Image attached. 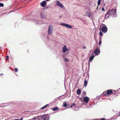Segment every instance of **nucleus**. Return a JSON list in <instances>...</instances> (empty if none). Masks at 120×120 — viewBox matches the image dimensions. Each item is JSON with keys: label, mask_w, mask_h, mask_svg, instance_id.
I'll return each mask as SVG.
<instances>
[{"label": "nucleus", "mask_w": 120, "mask_h": 120, "mask_svg": "<svg viewBox=\"0 0 120 120\" xmlns=\"http://www.w3.org/2000/svg\"><path fill=\"white\" fill-rule=\"evenodd\" d=\"M86 48V47H84L83 48V49H84Z\"/></svg>", "instance_id": "obj_36"}, {"label": "nucleus", "mask_w": 120, "mask_h": 120, "mask_svg": "<svg viewBox=\"0 0 120 120\" xmlns=\"http://www.w3.org/2000/svg\"><path fill=\"white\" fill-rule=\"evenodd\" d=\"M101 120H105V119L104 118L101 119Z\"/></svg>", "instance_id": "obj_35"}, {"label": "nucleus", "mask_w": 120, "mask_h": 120, "mask_svg": "<svg viewBox=\"0 0 120 120\" xmlns=\"http://www.w3.org/2000/svg\"><path fill=\"white\" fill-rule=\"evenodd\" d=\"M117 116H120V112L118 114V115H117Z\"/></svg>", "instance_id": "obj_32"}, {"label": "nucleus", "mask_w": 120, "mask_h": 120, "mask_svg": "<svg viewBox=\"0 0 120 120\" xmlns=\"http://www.w3.org/2000/svg\"><path fill=\"white\" fill-rule=\"evenodd\" d=\"M77 94L78 95H79L81 93V91L80 89H78L77 91Z\"/></svg>", "instance_id": "obj_16"}, {"label": "nucleus", "mask_w": 120, "mask_h": 120, "mask_svg": "<svg viewBox=\"0 0 120 120\" xmlns=\"http://www.w3.org/2000/svg\"><path fill=\"white\" fill-rule=\"evenodd\" d=\"M87 83V81L85 79L84 81V86L86 87Z\"/></svg>", "instance_id": "obj_19"}, {"label": "nucleus", "mask_w": 120, "mask_h": 120, "mask_svg": "<svg viewBox=\"0 0 120 120\" xmlns=\"http://www.w3.org/2000/svg\"><path fill=\"white\" fill-rule=\"evenodd\" d=\"M38 117L41 118L42 120H49V117L48 114L42 115L40 116H38Z\"/></svg>", "instance_id": "obj_1"}, {"label": "nucleus", "mask_w": 120, "mask_h": 120, "mask_svg": "<svg viewBox=\"0 0 120 120\" xmlns=\"http://www.w3.org/2000/svg\"><path fill=\"white\" fill-rule=\"evenodd\" d=\"M48 105H49L48 104H47V105H46L45 106H44V107H42L41 108V109H45V108H46V107H47Z\"/></svg>", "instance_id": "obj_21"}, {"label": "nucleus", "mask_w": 120, "mask_h": 120, "mask_svg": "<svg viewBox=\"0 0 120 120\" xmlns=\"http://www.w3.org/2000/svg\"><path fill=\"white\" fill-rule=\"evenodd\" d=\"M46 0V1H49L50 0Z\"/></svg>", "instance_id": "obj_40"}, {"label": "nucleus", "mask_w": 120, "mask_h": 120, "mask_svg": "<svg viewBox=\"0 0 120 120\" xmlns=\"http://www.w3.org/2000/svg\"><path fill=\"white\" fill-rule=\"evenodd\" d=\"M56 3L57 5L59 6L60 8H64V6L63 4L60 2L59 1L56 0Z\"/></svg>", "instance_id": "obj_7"}, {"label": "nucleus", "mask_w": 120, "mask_h": 120, "mask_svg": "<svg viewBox=\"0 0 120 120\" xmlns=\"http://www.w3.org/2000/svg\"><path fill=\"white\" fill-rule=\"evenodd\" d=\"M105 10V9L104 8H102V11H104Z\"/></svg>", "instance_id": "obj_33"}, {"label": "nucleus", "mask_w": 120, "mask_h": 120, "mask_svg": "<svg viewBox=\"0 0 120 120\" xmlns=\"http://www.w3.org/2000/svg\"><path fill=\"white\" fill-rule=\"evenodd\" d=\"M4 6V4L3 3H0V7H3Z\"/></svg>", "instance_id": "obj_24"}, {"label": "nucleus", "mask_w": 120, "mask_h": 120, "mask_svg": "<svg viewBox=\"0 0 120 120\" xmlns=\"http://www.w3.org/2000/svg\"><path fill=\"white\" fill-rule=\"evenodd\" d=\"M90 98L87 97H85L83 98V101L85 103H87L89 101Z\"/></svg>", "instance_id": "obj_10"}, {"label": "nucleus", "mask_w": 120, "mask_h": 120, "mask_svg": "<svg viewBox=\"0 0 120 120\" xmlns=\"http://www.w3.org/2000/svg\"><path fill=\"white\" fill-rule=\"evenodd\" d=\"M93 53L96 54V55H98L100 53V50L97 48H96Z\"/></svg>", "instance_id": "obj_9"}, {"label": "nucleus", "mask_w": 120, "mask_h": 120, "mask_svg": "<svg viewBox=\"0 0 120 120\" xmlns=\"http://www.w3.org/2000/svg\"><path fill=\"white\" fill-rule=\"evenodd\" d=\"M61 16H60V18H61Z\"/></svg>", "instance_id": "obj_44"}, {"label": "nucleus", "mask_w": 120, "mask_h": 120, "mask_svg": "<svg viewBox=\"0 0 120 120\" xmlns=\"http://www.w3.org/2000/svg\"><path fill=\"white\" fill-rule=\"evenodd\" d=\"M75 105V103H73L71 106V107H70L71 108L72 106H74Z\"/></svg>", "instance_id": "obj_27"}, {"label": "nucleus", "mask_w": 120, "mask_h": 120, "mask_svg": "<svg viewBox=\"0 0 120 120\" xmlns=\"http://www.w3.org/2000/svg\"><path fill=\"white\" fill-rule=\"evenodd\" d=\"M68 49L66 48V51H68Z\"/></svg>", "instance_id": "obj_37"}, {"label": "nucleus", "mask_w": 120, "mask_h": 120, "mask_svg": "<svg viewBox=\"0 0 120 120\" xmlns=\"http://www.w3.org/2000/svg\"><path fill=\"white\" fill-rule=\"evenodd\" d=\"M88 16L89 17H90L91 16V15L90 13H88Z\"/></svg>", "instance_id": "obj_31"}, {"label": "nucleus", "mask_w": 120, "mask_h": 120, "mask_svg": "<svg viewBox=\"0 0 120 120\" xmlns=\"http://www.w3.org/2000/svg\"><path fill=\"white\" fill-rule=\"evenodd\" d=\"M58 109V108L57 107H53L52 108V110L53 111H54L57 110Z\"/></svg>", "instance_id": "obj_18"}, {"label": "nucleus", "mask_w": 120, "mask_h": 120, "mask_svg": "<svg viewBox=\"0 0 120 120\" xmlns=\"http://www.w3.org/2000/svg\"><path fill=\"white\" fill-rule=\"evenodd\" d=\"M53 29V26H52L51 25H50L49 26L48 29V33L49 34L51 35L52 34V32Z\"/></svg>", "instance_id": "obj_4"}, {"label": "nucleus", "mask_w": 120, "mask_h": 120, "mask_svg": "<svg viewBox=\"0 0 120 120\" xmlns=\"http://www.w3.org/2000/svg\"><path fill=\"white\" fill-rule=\"evenodd\" d=\"M6 57H8V56H6Z\"/></svg>", "instance_id": "obj_42"}, {"label": "nucleus", "mask_w": 120, "mask_h": 120, "mask_svg": "<svg viewBox=\"0 0 120 120\" xmlns=\"http://www.w3.org/2000/svg\"><path fill=\"white\" fill-rule=\"evenodd\" d=\"M101 0H98V5H99L100 4Z\"/></svg>", "instance_id": "obj_22"}, {"label": "nucleus", "mask_w": 120, "mask_h": 120, "mask_svg": "<svg viewBox=\"0 0 120 120\" xmlns=\"http://www.w3.org/2000/svg\"><path fill=\"white\" fill-rule=\"evenodd\" d=\"M66 46L64 45V47L62 48L63 52H66Z\"/></svg>", "instance_id": "obj_17"}, {"label": "nucleus", "mask_w": 120, "mask_h": 120, "mask_svg": "<svg viewBox=\"0 0 120 120\" xmlns=\"http://www.w3.org/2000/svg\"><path fill=\"white\" fill-rule=\"evenodd\" d=\"M63 106L64 107H66L67 106V104L66 103H64L63 104Z\"/></svg>", "instance_id": "obj_23"}, {"label": "nucleus", "mask_w": 120, "mask_h": 120, "mask_svg": "<svg viewBox=\"0 0 120 120\" xmlns=\"http://www.w3.org/2000/svg\"><path fill=\"white\" fill-rule=\"evenodd\" d=\"M40 118L38 117V116L37 117H34V118L31 119V120H41V119Z\"/></svg>", "instance_id": "obj_15"}, {"label": "nucleus", "mask_w": 120, "mask_h": 120, "mask_svg": "<svg viewBox=\"0 0 120 120\" xmlns=\"http://www.w3.org/2000/svg\"><path fill=\"white\" fill-rule=\"evenodd\" d=\"M106 93L108 95L111 94L113 92V90H109L106 91Z\"/></svg>", "instance_id": "obj_12"}, {"label": "nucleus", "mask_w": 120, "mask_h": 120, "mask_svg": "<svg viewBox=\"0 0 120 120\" xmlns=\"http://www.w3.org/2000/svg\"><path fill=\"white\" fill-rule=\"evenodd\" d=\"M103 35V34L102 32L100 31V36H102Z\"/></svg>", "instance_id": "obj_29"}, {"label": "nucleus", "mask_w": 120, "mask_h": 120, "mask_svg": "<svg viewBox=\"0 0 120 120\" xmlns=\"http://www.w3.org/2000/svg\"><path fill=\"white\" fill-rule=\"evenodd\" d=\"M101 42H101V41H99V45H101Z\"/></svg>", "instance_id": "obj_28"}, {"label": "nucleus", "mask_w": 120, "mask_h": 120, "mask_svg": "<svg viewBox=\"0 0 120 120\" xmlns=\"http://www.w3.org/2000/svg\"><path fill=\"white\" fill-rule=\"evenodd\" d=\"M82 93L84 95H86V92L85 91H83L82 92Z\"/></svg>", "instance_id": "obj_30"}, {"label": "nucleus", "mask_w": 120, "mask_h": 120, "mask_svg": "<svg viewBox=\"0 0 120 120\" xmlns=\"http://www.w3.org/2000/svg\"><path fill=\"white\" fill-rule=\"evenodd\" d=\"M36 24H38V22H36Z\"/></svg>", "instance_id": "obj_43"}, {"label": "nucleus", "mask_w": 120, "mask_h": 120, "mask_svg": "<svg viewBox=\"0 0 120 120\" xmlns=\"http://www.w3.org/2000/svg\"><path fill=\"white\" fill-rule=\"evenodd\" d=\"M60 24L61 25L64 26L68 28L71 29L72 27L71 25L67 23H60Z\"/></svg>", "instance_id": "obj_6"}, {"label": "nucleus", "mask_w": 120, "mask_h": 120, "mask_svg": "<svg viewBox=\"0 0 120 120\" xmlns=\"http://www.w3.org/2000/svg\"><path fill=\"white\" fill-rule=\"evenodd\" d=\"M95 57V56H93V53H92L91 54V56L90 57V58L89 59V61H91L93 59L94 57Z\"/></svg>", "instance_id": "obj_13"}, {"label": "nucleus", "mask_w": 120, "mask_h": 120, "mask_svg": "<svg viewBox=\"0 0 120 120\" xmlns=\"http://www.w3.org/2000/svg\"><path fill=\"white\" fill-rule=\"evenodd\" d=\"M9 104V103H4L2 104V105L1 106L2 107H4L5 106L8 105Z\"/></svg>", "instance_id": "obj_14"}, {"label": "nucleus", "mask_w": 120, "mask_h": 120, "mask_svg": "<svg viewBox=\"0 0 120 120\" xmlns=\"http://www.w3.org/2000/svg\"><path fill=\"white\" fill-rule=\"evenodd\" d=\"M111 14L110 13V11L109 10L107 12L105 16V18H108L110 16H111Z\"/></svg>", "instance_id": "obj_8"}, {"label": "nucleus", "mask_w": 120, "mask_h": 120, "mask_svg": "<svg viewBox=\"0 0 120 120\" xmlns=\"http://www.w3.org/2000/svg\"><path fill=\"white\" fill-rule=\"evenodd\" d=\"M106 91H104L102 93L103 95H104V96H108V94L106 93Z\"/></svg>", "instance_id": "obj_20"}, {"label": "nucleus", "mask_w": 120, "mask_h": 120, "mask_svg": "<svg viewBox=\"0 0 120 120\" xmlns=\"http://www.w3.org/2000/svg\"><path fill=\"white\" fill-rule=\"evenodd\" d=\"M3 75V74L2 73V74H0V75Z\"/></svg>", "instance_id": "obj_39"}, {"label": "nucleus", "mask_w": 120, "mask_h": 120, "mask_svg": "<svg viewBox=\"0 0 120 120\" xmlns=\"http://www.w3.org/2000/svg\"><path fill=\"white\" fill-rule=\"evenodd\" d=\"M98 7H97V8H96V9H98Z\"/></svg>", "instance_id": "obj_41"}, {"label": "nucleus", "mask_w": 120, "mask_h": 120, "mask_svg": "<svg viewBox=\"0 0 120 120\" xmlns=\"http://www.w3.org/2000/svg\"><path fill=\"white\" fill-rule=\"evenodd\" d=\"M90 63L89 62L88 63V68H90Z\"/></svg>", "instance_id": "obj_34"}, {"label": "nucleus", "mask_w": 120, "mask_h": 120, "mask_svg": "<svg viewBox=\"0 0 120 120\" xmlns=\"http://www.w3.org/2000/svg\"><path fill=\"white\" fill-rule=\"evenodd\" d=\"M41 18L42 19H45L47 13L44 12L43 11H41L40 13Z\"/></svg>", "instance_id": "obj_5"}, {"label": "nucleus", "mask_w": 120, "mask_h": 120, "mask_svg": "<svg viewBox=\"0 0 120 120\" xmlns=\"http://www.w3.org/2000/svg\"><path fill=\"white\" fill-rule=\"evenodd\" d=\"M111 14V16L113 18L114 17H116V9H112L111 10H109Z\"/></svg>", "instance_id": "obj_2"}, {"label": "nucleus", "mask_w": 120, "mask_h": 120, "mask_svg": "<svg viewBox=\"0 0 120 120\" xmlns=\"http://www.w3.org/2000/svg\"><path fill=\"white\" fill-rule=\"evenodd\" d=\"M2 49V47L1 46H0V49Z\"/></svg>", "instance_id": "obj_38"}, {"label": "nucleus", "mask_w": 120, "mask_h": 120, "mask_svg": "<svg viewBox=\"0 0 120 120\" xmlns=\"http://www.w3.org/2000/svg\"><path fill=\"white\" fill-rule=\"evenodd\" d=\"M64 60L66 62H68V60L66 58H64Z\"/></svg>", "instance_id": "obj_25"}, {"label": "nucleus", "mask_w": 120, "mask_h": 120, "mask_svg": "<svg viewBox=\"0 0 120 120\" xmlns=\"http://www.w3.org/2000/svg\"><path fill=\"white\" fill-rule=\"evenodd\" d=\"M46 2L45 1H42L40 3L41 6L43 7H45L46 5Z\"/></svg>", "instance_id": "obj_11"}, {"label": "nucleus", "mask_w": 120, "mask_h": 120, "mask_svg": "<svg viewBox=\"0 0 120 120\" xmlns=\"http://www.w3.org/2000/svg\"><path fill=\"white\" fill-rule=\"evenodd\" d=\"M14 71L15 72H17L18 71V69L17 68H15L14 69Z\"/></svg>", "instance_id": "obj_26"}, {"label": "nucleus", "mask_w": 120, "mask_h": 120, "mask_svg": "<svg viewBox=\"0 0 120 120\" xmlns=\"http://www.w3.org/2000/svg\"><path fill=\"white\" fill-rule=\"evenodd\" d=\"M104 25V26H103L101 28V31L103 33H105L107 31V28L106 26L104 24H102Z\"/></svg>", "instance_id": "obj_3"}, {"label": "nucleus", "mask_w": 120, "mask_h": 120, "mask_svg": "<svg viewBox=\"0 0 120 120\" xmlns=\"http://www.w3.org/2000/svg\"><path fill=\"white\" fill-rule=\"evenodd\" d=\"M120 89V88H119V89Z\"/></svg>", "instance_id": "obj_45"}]
</instances>
